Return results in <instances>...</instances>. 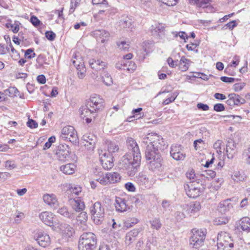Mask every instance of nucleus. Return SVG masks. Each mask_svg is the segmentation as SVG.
I'll list each match as a JSON object with an SVG mask.
<instances>
[{
    "label": "nucleus",
    "instance_id": "f257e3e1",
    "mask_svg": "<svg viewBox=\"0 0 250 250\" xmlns=\"http://www.w3.org/2000/svg\"><path fill=\"white\" fill-rule=\"evenodd\" d=\"M126 144L128 150L132 152L133 158L131 154L126 153L120 160L119 167L121 169L126 170L129 176H132L138 171L141 155L139 146L133 138H127Z\"/></svg>",
    "mask_w": 250,
    "mask_h": 250
},
{
    "label": "nucleus",
    "instance_id": "f03ea898",
    "mask_svg": "<svg viewBox=\"0 0 250 250\" xmlns=\"http://www.w3.org/2000/svg\"><path fill=\"white\" fill-rule=\"evenodd\" d=\"M97 245L96 235L91 232H83L78 242L79 250H94Z\"/></svg>",
    "mask_w": 250,
    "mask_h": 250
},
{
    "label": "nucleus",
    "instance_id": "7ed1b4c3",
    "mask_svg": "<svg viewBox=\"0 0 250 250\" xmlns=\"http://www.w3.org/2000/svg\"><path fill=\"white\" fill-rule=\"evenodd\" d=\"M217 250H230L233 247V240L229 234L221 231L217 235Z\"/></svg>",
    "mask_w": 250,
    "mask_h": 250
},
{
    "label": "nucleus",
    "instance_id": "20e7f679",
    "mask_svg": "<svg viewBox=\"0 0 250 250\" xmlns=\"http://www.w3.org/2000/svg\"><path fill=\"white\" fill-rule=\"evenodd\" d=\"M192 235L190 238V245L192 248L198 249L204 245L206 236V230L193 229Z\"/></svg>",
    "mask_w": 250,
    "mask_h": 250
},
{
    "label": "nucleus",
    "instance_id": "39448f33",
    "mask_svg": "<svg viewBox=\"0 0 250 250\" xmlns=\"http://www.w3.org/2000/svg\"><path fill=\"white\" fill-rule=\"evenodd\" d=\"M90 212L94 223L101 224L104 216V208L101 202L98 201L93 204L90 208Z\"/></svg>",
    "mask_w": 250,
    "mask_h": 250
},
{
    "label": "nucleus",
    "instance_id": "423d86ee",
    "mask_svg": "<svg viewBox=\"0 0 250 250\" xmlns=\"http://www.w3.org/2000/svg\"><path fill=\"white\" fill-rule=\"evenodd\" d=\"M61 138L64 141H68L73 144L79 142V139L74 127L70 125L64 126L61 130Z\"/></svg>",
    "mask_w": 250,
    "mask_h": 250
},
{
    "label": "nucleus",
    "instance_id": "0eeeda50",
    "mask_svg": "<svg viewBox=\"0 0 250 250\" xmlns=\"http://www.w3.org/2000/svg\"><path fill=\"white\" fill-rule=\"evenodd\" d=\"M104 100L100 96L93 94L87 102V107L92 108L96 112L104 108Z\"/></svg>",
    "mask_w": 250,
    "mask_h": 250
},
{
    "label": "nucleus",
    "instance_id": "6e6552de",
    "mask_svg": "<svg viewBox=\"0 0 250 250\" xmlns=\"http://www.w3.org/2000/svg\"><path fill=\"white\" fill-rule=\"evenodd\" d=\"M70 154V147L66 144L59 145L55 153L57 159L61 161H65Z\"/></svg>",
    "mask_w": 250,
    "mask_h": 250
},
{
    "label": "nucleus",
    "instance_id": "1a4fd4ad",
    "mask_svg": "<svg viewBox=\"0 0 250 250\" xmlns=\"http://www.w3.org/2000/svg\"><path fill=\"white\" fill-rule=\"evenodd\" d=\"M101 163L103 167L105 170H109L114 166L113 156L111 154L106 152H102L99 154Z\"/></svg>",
    "mask_w": 250,
    "mask_h": 250
},
{
    "label": "nucleus",
    "instance_id": "9d476101",
    "mask_svg": "<svg viewBox=\"0 0 250 250\" xmlns=\"http://www.w3.org/2000/svg\"><path fill=\"white\" fill-rule=\"evenodd\" d=\"M184 187L187 195L190 198L198 197L201 192V188L194 183L187 184Z\"/></svg>",
    "mask_w": 250,
    "mask_h": 250
},
{
    "label": "nucleus",
    "instance_id": "9b49d317",
    "mask_svg": "<svg viewBox=\"0 0 250 250\" xmlns=\"http://www.w3.org/2000/svg\"><path fill=\"white\" fill-rule=\"evenodd\" d=\"M36 240L40 246L43 248L48 247L51 243L49 235L42 231L37 232Z\"/></svg>",
    "mask_w": 250,
    "mask_h": 250
},
{
    "label": "nucleus",
    "instance_id": "f8f14e48",
    "mask_svg": "<svg viewBox=\"0 0 250 250\" xmlns=\"http://www.w3.org/2000/svg\"><path fill=\"white\" fill-rule=\"evenodd\" d=\"M57 227L66 239L70 238L74 234V229L72 227L65 223H58Z\"/></svg>",
    "mask_w": 250,
    "mask_h": 250
},
{
    "label": "nucleus",
    "instance_id": "ddd939ff",
    "mask_svg": "<svg viewBox=\"0 0 250 250\" xmlns=\"http://www.w3.org/2000/svg\"><path fill=\"white\" fill-rule=\"evenodd\" d=\"M170 153L171 156L177 161L183 160L185 158V154L182 152L181 145H172Z\"/></svg>",
    "mask_w": 250,
    "mask_h": 250
},
{
    "label": "nucleus",
    "instance_id": "4468645a",
    "mask_svg": "<svg viewBox=\"0 0 250 250\" xmlns=\"http://www.w3.org/2000/svg\"><path fill=\"white\" fill-rule=\"evenodd\" d=\"M159 148H154L153 146H146L145 151L146 158L147 160L151 161L159 157Z\"/></svg>",
    "mask_w": 250,
    "mask_h": 250
},
{
    "label": "nucleus",
    "instance_id": "2eb2a0df",
    "mask_svg": "<svg viewBox=\"0 0 250 250\" xmlns=\"http://www.w3.org/2000/svg\"><path fill=\"white\" fill-rule=\"evenodd\" d=\"M89 64L91 68L96 71L104 70L107 66V62L100 59H90Z\"/></svg>",
    "mask_w": 250,
    "mask_h": 250
},
{
    "label": "nucleus",
    "instance_id": "dca6fc26",
    "mask_svg": "<svg viewBox=\"0 0 250 250\" xmlns=\"http://www.w3.org/2000/svg\"><path fill=\"white\" fill-rule=\"evenodd\" d=\"M41 220L45 224L49 226H53L55 215L51 212L43 211L39 215Z\"/></svg>",
    "mask_w": 250,
    "mask_h": 250
},
{
    "label": "nucleus",
    "instance_id": "f3484780",
    "mask_svg": "<svg viewBox=\"0 0 250 250\" xmlns=\"http://www.w3.org/2000/svg\"><path fill=\"white\" fill-rule=\"evenodd\" d=\"M43 201L51 208H56L59 206V202L56 196L54 194L46 193L43 196Z\"/></svg>",
    "mask_w": 250,
    "mask_h": 250
},
{
    "label": "nucleus",
    "instance_id": "a211bd4d",
    "mask_svg": "<svg viewBox=\"0 0 250 250\" xmlns=\"http://www.w3.org/2000/svg\"><path fill=\"white\" fill-rule=\"evenodd\" d=\"M115 207L116 211L120 212H124L130 209L125 199L119 197H116Z\"/></svg>",
    "mask_w": 250,
    "mask_h": 250
},
{
    "label": "nucleus",
    "instance_id": "6ab92c4d",
    "mask_svg": "<svg viewBox=\"0 0 250 250\" xmlns=\"http://www.w3.org/2000/svg\"><path fill=\"white\" fill-rule=\"evenodd\" d=\"M151 32L153 36L162 38L165 34V27L162 23H155L151 26Z\"/></svg>",
    "mask_w": 250,
    "mask_h": 250
},
{
    "label": "nucleus",
    "instance_id": "aec40b11",
    "mask_svg": "<svg viewBox=\"0 0 250 250\" xmlns=\"http://www.w3.org/2000/svg\"><path fill=\"white\" fill-rule=\"evenodd\" d=\"M84 145L89 149H93L96 141V137L93 134L88 133L83 136Z\"/></svg>",
    "mask_w": 250,
    "mask_h": 250
},
{
    "label": "nucleus",
    "instance_id": "412c9836",
    "mask_svg": "<svg viewBox=\"0 0 250 250\" xmlns=\"http://www.w3.org/2000/svg\"><path fill=\"white\" fill-rule=\"evenodd\" d=\"M237 145L232 139L228 141L226 145V154L228 158L232 159L236 153Z\"/></svg>",
    "mask_w": 250,
    "mask_h": 250
},
{
    "label": "nucleus",
    "instance_id": "4be33fe9",
    "mask_svg": "<svg viewBox=\"0 0 250 250\" xmlns=\"http://www.w3.org/2000/svg\"><path fill=\"white\" fill-rule=\"evenodd\" d=\"M87 215L86 212L82 211L76 217V224L80 227V229L83 230L86 229V222Z\"/></svg>",
    "mask_w": 250,
    "mask_h": 250
},
{
    "label": "nucleus",
    "instance_id": "5701e85b",
    "mask_svg": "<svg viewBox=\"0 0 250 250\" xmlns=\"http://www.w3.org/2000/svg\"><path fill=\"white\" fill-rule=\"evenodd\" d=\"M81 117L84 119L85 117H89L94 118L96 115V111L92 108L87 107V104L85 106L80 109Z\"/></svg>",
    "mask_w": 250,
    "mask_h": 250
},
{
    "label": "nucleus",
    "instance_id": "b1692460",
    "mask_svg": "<svg viewBox=\"0 0 250 250\" xmlns=\"http://www.w3.org/2000/svg\"><path fill=\"white\" fill-rule=\"evenodd\" d=\"M162 158L159 157L149 162V169L154 172L162 170Z\"/></svg>",
    "mask_w": 250,
    "mask_h": 250
},
{
    "label": "nucleus",
    "instance_id": "393cba45",
    "mask_svg": "<svg viewBox=\"0 0 250 250\" xmlns=\"http://www.w3.org/2000/svg\"><path fill=\"white\" fill-rule=\"evenodd\" d=\"M92 3L95 5H99L100 7H104L105 10H99L98 14L101 15L105 13V15L109 14L110 6L106 0H92Z\"/></svg>",
    "mask_w": 250,
    "mask_h": 250
},
{
    "label": "nucleus",
    "instance_id": "a878e982",
    "mask_svg": "<svg viewBox=\"0 0 250 250\" xmlns=\"http://www.w3.org/2000/svg\"><path fill=\"white\" fill-rule=\"evenodd\" d=\"M142 230L141 228L134 229L127 232L125 236L126 243L130 244L132 243Z\"/></svg>",
    "mask_w": 250,
    "mask_h": 250
},
{
    "label": "nucleus",
    "instance_id": "bb28decb",
    "mask_svg": "<svg viewBox=\"0 0 250 250\" xmlns=\"http://www.w3.org/2000/svg\"><path fill=\"white\" fill-rule=\"evenodd\" d=\"M93 36L101 40V42L104 43L105 41L108 40L110 34L105 30H96L93 33Z\"/></svg>",
    "mask_w": 250,
    "mask_h": 250
},
{
    "label": "nucleus",
    "instance_id": "cd10ccee",
    "mask_svg": "<svg viewBox=\"0 0 250 250\" xmlns=\"http://www.w3.org/2000/svg\"><path fill=\"white\" fill-rule=\"evenodd\" d=\"M71 203L72 204L73 208L76 211H81L85 208L84 202L80 198L71 200Z\"/></svg>",
    "mask_w": 250,
    "mask_h": 250
},
{
    "label": "nucleus",
    "instance_id": "c85d7f7f",
    "mask_svg": "<svg viewBox=\"0 0 250 250\" xmlns=\"http://www.w3.org/2000/svg\"><path fill=\"white\" fill-rule=\"evenodd\" d=\"M76 166L73 164H68L60 167V170L65 174L70 175L75 172Z\"/></svg>",
    "mask_w": 250,
    "mask_h": 250
},
{
    "label": "nucleus",
    "instance_id": "c756f323",
    "mask_svg": "<svg viewBox=\"0 0 250 250\" xmlns=\"http://www.w3.org/2000/svg\"><path fill=\"white\" fill-rule=\"evenodd\" d=\"M219 208L220 212L226 213L232 208V206L230 203V200H226L220 203Z\"/></svg>",
    "mask_w": 250,
    "mask_h": 250
},
{
    "label": "nucleus",
    "instance_id": "7c9ffc66",
    "mask_svg": "<svg viewBox=\"0 0 250 250\" xmlns=\"http://www.w3.org/2000/svg\"><path fill=\"white\" fill-rule=\"evenodd\" d=\"M159 139H161V136L158 135L157 133H149L143 138V142L147 146V144H150V142H152L155 139L158 140Z\"/></svg>",
    "mask_w": 250,
    "mask_h": 250
},
{
    "label": "nucleus",
    "instance_id": "2f4dec72",
    "mask_svg": "<svg viewBox=\"0 0 250 250\" xmlns=\"http://www.w3.org/2000/svg\"><path fill=\"white\" fill-rule=\"evenodd\" d=\"M240 228L244 231H250V218L246 217L242 218L239 221Z\"/></svg>",
    "mask_w": 250,
    "mask_h": 250
},
{
    "label": "nucleus",
    "instance_id": "473e14b6",
    "mask_svg": "<svg viewBox=\"0 0 250 250\" xmlns=\"http://www.w3.org/2000/svg\"><path fill=\"white\" fill-rule=\"evenodd\" d=\"M57 212L60 215L70 219H73L75 217L74 213L69 211L68 208L65 207L60 208Z\"/></svg>",
    "mask_w": 250,
    "mask_h": 250
},
{
    "label": "nucleus",
    "instance_id": "72a5a7b5",
    "mask_svg": "<svg viewBox=\"0 0 250 250\" xmlns=\"http://www.w3.org/2000/svg\"><path fill=\"white\" fill-rule=\"evenodd\" d=\"M72 62L73 64L76 67L78 71H80V70H82L83 68H85L81 57L77 56L75 55L73 56Z\"/></svg>",
    "mask_w": 250,
    "mask_h": 250
},
{
    "label": "nucleus",
    "instance_id": "f704fd0d",
    "mask_svg": "<svg viewBox=\"0 0 250 250\" xmlns=\"http://www.w3.org/2000/svg\"><path fill=\"white\" fill-rule=\"evenodd\" d=\"M106 144L108 154H111L112 153H115L119 150L118 145L114 142L107 141Z\"/></svg>",
    "mask_w": 250,
    "mask_h": 250
},
{
    "label": "nucleus",
    "instance_id": "c9c22d12",
    "mask_svg": "<svg viewBox=\"0 0 250 250\" xmlns=\"http://www.w3.org/2000/svg\"><path fill=\"white\" fill-rule=\"evenodd\" d=\"M106 175L108 176L109 184L115 183L119 182L121 179V176L118 172H107Z\"/></svg>",
    "mask_w": 250,
    "mask_h": 250
},
{
    "label": "nucleus",
    "instance_id": "e433bc0d",
    "mask_svg": "<svg viewBox=\"0 0 250 250\" xmlns=\"http://www.w3.org/2000/svg\"><path fill=\"white\" fill-rule=\"evenodd\" d=\"M228 97L232 98V100L235 105H239L244 104L246 102L245 100L242 98L240 96L235 93H231L229 94Z\"/></svg>",
    "mask_w": 250,
    "mask_h": 250
},
{
    "label": "nucleus",
    "instance_id": "4c0bfd02",
    "mask_svg": "<svg viewBox=\"0 0 250 250\" xmlns=\"http://www.w3.org/2000/svg\"><path fill=\"white\" fill-rule=\"evenodd\" d=\"M136 180L140 185H146L148 183V178L146 175L143 172L139 173L136 178Z\"/></svg>",
    "mask_w": 250,
    "mask_h": 250
},
{
    "label": "nucleus",
    "instance_id": "58836bf2",
    "mask_svg": "<svg viewBox=\"0 0 250 250\" xmlns=\"http://www.w3.org/2000/svg\"><path fill=\"white\" fill-rule=\"evenodd\" d=\"M94 180L103 186H105L109 184V181L108 180V176L106 175V173H105L104 175L102 174L98 176H96L95 177Z\"/></svg>",
    "mask_w": 250,
    "mask_h": 250
},
{
    "label": "nucleus",
    "instance_id": "ea45409f",
    "mask_svg": "<svg viewBox=\"0 0 250 250\" xmlns=\"http://www.w3.org/2000/svg\"><path fill=\"white\" fill-rule=\"evenodd\" d=\"M231 177L234 181L236 182H243L245 181L246 178V176L244 174L240 173V172L238 171H234Z\"/></svg>",
    "mask_w": 250,
    "mask_h": 250
},
{
    "label": "nucleus",
    "instance_id": "a19ab883",
    "mask_svg": "<svg viewBox=\"0 0 250 250\" xmlns=\"http://www.w3.org/2000/svg\"><path fill=\"white\" fill-rule=\"evenodd\" d=\"M201 209V205L199 202L195 201L190 203L189 206V212L191 213H195Z\"/></svg>",
    "mask_w": 250,
    "mask_h": 250
},
{
    "label": "nucleus",
    "instance_id": "79ce46f5",
    "mask_svg": "<svg viewBox=\"0 0 250 250\" xmlns=\"http://www.w3.org/2000/svg\"><path fill=\"white\" fill-rule=\"evenodd\" d=\"M190 60L182 57L179 62L180 68L182 71H186L188 68Z\"/></svg>",
    "mask_w": 250,
    "mask_h": 250
},
{
    "label": "nucleus",
    "instance_id": "37998d69",
    "mask_svg": "<svg viewBox=\"0 0 250 250\" xmlns=\"http://www.w3.org/2000/svg\"><path fill=\"white\" fill-rule=\"evenodd\" d=\"M103 83L107 86L111 85L113 83L111 76L107 72L104 71L102 75Z\"/></svg>",
    "mask_w": 250,
    "mask_h": 250
},
{
    "label": "nucleus",
    "instance_id": "c03bdc74",
    "mask_svg": "<svg viewBox=\"0 0 250 250\" xmlns=\"http://www.w3.org/2000/svg\"><path fill=\"white\" fill-rule=\"evenodd\" d=\"M149 223L151 225V228L156 230L159 229L162 226L160 219L158 218L152 219L151 220H150Z\"/></svg>",
    "mask_w": 250,
    "mask_h": 250
},
{
    "label": "nucleus",
    "instance_id": "a18cd8bd",
    "mask_svg": "<svg viewBox=\"0 0 250 250\" xmlns=\"http://www.w3.org/2000/svg\"><path fill=\"white\" fill-rule=\"evenodd\" d=\"M117 45L118 48L123 51H128V49L130 47V42L125 41H121L117 42Z\"/></svg>",
    "mask_w": 250,
    "mask_h": 250
},
{
    "label": "nucleus",
    "instance_id": "49530a36",
    "mask_svg": "<svg viewBox=\"0 0 250 250\" xmlns=\"http://www.w3.org/2000/svg\"><path fill=\"white\" fill-rule=\"evenodd\" d=\"M5 94L11 97L17 96L19 93V91L16 87L11 86L9 88L6 89L5 91Z\"/></svg>",
    "mask_w": 250,
    "mask_h": 250
},
{
    "label": "nucleus",
    "instance_id": "de8ad7c7",
    "mask_svg": "<svg viewBox=\"0 0 250 250\" xmlns=\"http://www.w3.org/2000/svg\"><path fill=\"white\" fill-rule=\"evenodd\" d=\"M223 142L221 140H218L215 142L213 145V147L216 150L218 154H221L222 152V150H224V146L223 145Z\"/></svg>",
    "mask_w": 250,
    "mask_h": 250
},
{
    "label": "nucleus",
    "instance_id": "09e8293b",
    "mask_svg": "<svg viewBox=\"0 0 250 250\" xmlns=\"http://www.w3.org/2000/svg\"><path fill=\"white\" fill-rule=\"evenodd\" d=\"M199 6L203 7V8L211 9L212 8L209 6V0H194Z\"/></svg>",
    "mask_w": 250,
    "mask_h": 250
},
{
    "label": "nucleus",
    "instance_id": "8fccbe9b",
    "mask_svg": "<svg viewBox=\"0 0 250 250\" xmlns=\"http://www.w3.org/2000/svg\"><path fill=\"white\" fill-rule=\"evenodd\" d=\"M164 143L163 138L158 140L155 139L152 142H150V144H147V146H153V147L156 148H161V146L163 145Z\"/></svg>",
    "mask_w": 250,
    "mask_h": 250
},
{
    "label": "nucleus",
    "instance_id": "3c124183",
    "mask_svg": "<svg viewBox=\"0 0 250 250\" xmlns=\"http://www.w3.org/2000/svg\"><path fill=\"white\" fill-rule=\"evenodd\" d=\"M229 219L226 217H220L216 218L214 222L216 225L226 224L229 222Z\"/></svg>",
    "mask_w": 250,
    "mask_h": 250
},
{
    "label": "nucleus",
    "instance_id": "603ef678",
    "mask_svg": "<svg viewBox=\"0 0 250 250\" xmlns=\"http://www.w3.org/2000/svg\"><path fill=\"white\" fill-rule=\"evenodd\" d=\"M177 96L178 94L173 93L170 97L166 99L163 101V104L164 105H167L172 103V102L174 101Z\"/></svg>",
    "mask_w": 250,
    "mask_h": 250
},
{
    "label": "nucleus",
    "instance_id": "864d4df0",
    "mask_svg": "<svg viewBox=\"0 0 250 250\" xmlns=\"http://www.w3.org/2000/svg\"><path fill=\"white\" fill-rule=\"evenodd\" d=\"M81 0H71L70 2V11L73 12L75 9L80 5Z\"/></svg>",
    "mask_w": 250,
    "mask_h": 250
},
{
    "label": "nucleus",
    "instance_id": "5fc2aeb1",
    "mask_svg": "<svg viewBox=\"0 0 250 250\" xmlns=\"http://www.w3.org/2000/svg\"><path fill=\"white\" fill-rule=\"evenodd\" d=\"M186 175L187 177L191 181L189 183H194V181L196 180V176L193 170L187 172Z\"/></svg>",
    "mask_w": 250,
    "mask_h": 250
},
{
    "label": "nucleus",
    "instance_id": "6e6d98bb",
    "mask_svg": "<svg viewBox=\"0 0 250 250\" xmlns=\"http://www.w3.org/2000/svg\"><path fill=\"white\" fill-rule=\"evenodd\" d=\"M24 56L28 59H31L36 56V53L34 52L33 49L29 48L25 51Z\"/></svg>",
    "mask_w": 250,
    "mask_h": 250
},
{
    "label": "nucleus",
    "instance_id": "4d7b16f0",
    "mask_svg": "<svg viewBox=\"0 0 250 250\" xmlns=\"http://www.w3.org/2000/svg\"><path fill=\"white\" fill-rule=\"evenodd\" d=\"M69 191L76 195H79V193L82 191V189L79 186H71L69 188Z\"/></svg>",
    "mask_w": 250,
    "mask_h": 250
},
{
    "label": "nucleus",
    "instance_id": "13d9d810",
    "mask_svg": "<svg viewBox=\"0 0 250 250\" xmlns=\"http://www.w3.org/2000/svg\"><path fill=\"white\" fill-rule=\"evenodd\" d=\"M56 140L55 136H51L49 138L48 141L46 142L43 146V149H48L50 147L52 144L54 143Z\"/></svg>",
    "mask_w": 250,
    "mask_h": 250
},
{
    "label": "nucleus",
    "instance_id": "bf43d9fd",
    "mask_svg": "<svg viewBox=\"0 0 250 250\" xmlns=\"http://www.w3.org/2000/svg\"><path fill=\"white\" fill-rule=\"evenodd\" d=\"M6 25L7 28H10V29L14 33H17L19 30V26L17 24H11L10 23H6Z\"/></svg>",
    "mask_w": 250,
    "mask_h": 250
},
{
    "label": "nucleus",
    "instance_id": "052dcab7",
    "mask_svg": "<svg viewBox=\"0 0 250 250\" xmlns=\"http://www.w3.org/2000/svg\"><path fill=\"white\" fill-rule=\"evenodd\" d=\"M16 217L15 218V222L18 224L21 222V220L24 218V214L23 213L20 211H16Z\"/></svg>",
    "mask_w": 250,
    "mask_h": 250
},
{
    "label": "nucleus",
    "instance_id": "680f3d73",
    "mask_svg": "<svg viewBox=\"0 0 250 250\" xmlns=\"http://www.w3.org/2000/svg\"><path fill=\"white\" fill-rule=\"evenodd\" d=\"M174 36L175 37L179 36L181 39L184 40L185 42H186V40L188 39V36L185 32H179L177 33L176 32H173Z\"/></svg>",
    "mask_w": 250,
    "mask_h": 250
},
{
    "label": "nucleus",
    "instance_id": "e2e57ef3",
    "mask_svg": "<svg viewBox=\"0 0 250 250\" xmlns=\"http://www.w3.org/2000/svg\"><path fill=\"white\" fill-rule=\"evenodd\" d=\"M174 217L177 221L180 222L185 218V214L183 212L177 211L175 213Z\"/></svg>",
    "mask_w": 250,
    "mask_h": 250
},
{
    "label": "nucleus",
    "instance_id": "0e129e2a",
    "mask_svg": "<svg viewBox=\"0 0 250 250\" xmlns=\"http://www.w3.org/2000/svg\"><path fill=\"white\" fill-rule=\"evenodd\" d=\"M9 41L10 42V44L9 45L10 47H11V56L14 58V59H17L20 57V54L17 52V51L14 49V48L13 47L11 43L10 42V39H9Z\"/></svg>",
    "mask_w": 250,
    "mask_h": 250
},
{
    "label": "nucleus",
    "instance_id": "69168bd1",
    "mask_svg": "<svg viewBox=\"0 0 250 250\" xmlns=\"http://www.w3.org/2000/svg\"><path fill=\"white\" fill-rule=\"evenodd\" d=\"M30 22L35 27H37L41 24V21L37 18V17L32 16L30 18Z\"/></svg>",
    "mask_w": 250,
    "mask_h": 250
},
{
    "label": "nucleus",
    "instance_id": "338daca9",
    "mask_svg": "<svg viewBox=\"0 0 250 250\" xmlns=\"http://www.w3.org/2000/svg\"><path fill=\"white\" fill-rule=\"evenodd\" d=\"M203 175L206 176L207 178H213L215 176L216 172L212 170H208L205 171Z\"/></svg>",
    "mask_w": 250,
    "mask_h": 250
},
{
    "label": "nucleus",
    "instance_id": "774afa93",
    "mask_svg": "<svg viewBox=\"0 0 250 250\" xmlns=\"http://www.w3.org/2000/svg\"><path fill=\"white\" fill-rule=\"evenodd\" d=\"M27 125L31 128H36L38 127V123L33 119H29Z\"/></svg>",
    "mask_w": 250,
    "mask_h": 250
}]
</instances>
